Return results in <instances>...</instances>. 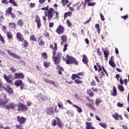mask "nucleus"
<instances>
[{"label":"nucleus","instance_id":"nucleus-30","mask_svg":"<svg viewBox=\"0 0 129 129\" xmlns=\"http://www.w3.org/2000/svg\"><path fill=\"white\" fill-rule=\"evenodd\" d=\"M61 3L62 4L63 7H65L66 4L69 3V1L68 0H61Z\"/></svg>","mask_w":129,"mask_h":129},{"label":"nucleus","instance_id":"nucleus-11","mask_svg":"<svg viewBox=\"0 0 129 129\" xmlns=\"http://www.w3.org/2000/svg\"><path fill=\"white\" fill-rule=\"evenodd\" d=\"M35 22L37 23L38 29H40L41 27V20L38 15L36 16Z\"/></svg>","mask_w":129,"mask_h":129},{"label":"nucleus","instance_id":"nucleus-40","mask_svg":"<svg viewBox=\"0 0 129 129\" xmlns=\"http://www.w3.org/2000/svg\"><path fill=\"white\" fill-rule=\"evenodd\" d=\"M18 25L20 27H23V25H24V23L23 22V20H19L18 21Z\"/></svg>","mask_w":129,"mask_h":129},{"label":"nucleus","instance_id":"nucleus-42","mask_svg":"<svg viewBox=\"0 0 129 129\" xmlns=\"http://www.w3.org/2000/svg\"><path fill=\"white\" fill-rule=\"evenodd\" d=\"M95 5H96V3H89L87 4V5L89 7H94V6H95Z\"/></svg>","mask_w":129,"mask_h":129},{"label":"nucleus","instance_id":"nucleus-22","mask_svg":"<svg viewBox=\"0 0 129 129\" xmlns=\"http://www.w3.org/2000/svg\"><path fill=\"white\" fill-rule=\"evenodd\" d=\"M38 97H40L43 101H47L48 100V97L46 96H44L42 94H40L38 95Z\"/></svg>","mask_w":129,"mask_h":129},{"label":"nucleus","instance_id":"nucleus-15","mask_svg":"<svg viewBox=\"0 0 129 129\" xmlns=\"http://www.w3.org/2000/svg\"><path fill=\"white\" fill-rule=\"evenodd\" d=\"M47 113L48 114H54V108L48 107L47 108Z\"/></svg>","mask_w":129,"mask_h":129},{"label":"nucleus","instance_id":"nucleus-54","mask_svg":"<svg viewBox=\"0 0 129 129\" xmlns=\"http://www.w3.org/2000/svg\"><path fill=\"white\" fill-rule=\"evenodd\" d=\"M42 11H48L49 10V6H47L46 7H44L41 8Z\"/></svg>","mask_w":129,"mask_h":129},{"label":"nucleus","instance_id":"nucleus-10","mask_svg":"<svg viewBox=\"0 0 129 129\" xmlns=\"http://www.w3.org/2000/svg\"><path fill=\"white\" fill-rule=\"evenodd\" d=\"M56 32L57 34H62V33L64 32V28L61 25H59L56 30Z\"/></svg>","mask_w":129,"mask_h":129},{"label":"nucleus","instance_id":"nucleus-57","mask_svg":"<svg viewBox=\"0 0 129 129\" xmlns=\"http://www.w3.org/2000/svg\"><path fill=\"white\" fill-rule=\"evenodd\" d=\"M28 41L24 40V44H23L24 47H28Z\"/></svg>","mask_w":129,"mask_h":129},{"label":"nucleus","instance_id":"nucleus-27","mask_svg":"<svg viewBox=\"0 0 129 129\" xmlns=\"http://www.w3.org/2000/svg\"><path fill=\"white\" fill-rule=\"evenodd\" d=\"M87 93L88 94H89V95L90 96H91V97H92V96H93V95H94V93H93V92H92L91 91V89H88L87 91Z\"/></svg>","mask_w":129,"mask_h":129},{"label":"nucleus","instance_id":"nucleus-2","mask_svg":"<svg viewBox=\"0 0 129 129\" xmlns=\"http://www.w3.org/2000/svg\"><path fill=\"white\" fill-rule=\"evenodd\" d=\"M67 60H66L67 64H75V65H78V62L76 61V59L72 56L67 55Z\"/></svg>","mask_w":129,"mask_h":129},{"label":"nucleus","instance_id":"nucleus-25","mask_svg":"<svg viewBox=\"0 0 129 129\" xmlns=\"http://www.w3.org/2000/svg\"><path fill=\"white\" fill-rule=\"evenodd\" d=\"M109 54V51L108 50H105L104 51V55L105 56V58H106V61H107V59L108 58V54Z\"/></svg>","mask_w":129,"mask_h":129},{"label":"nucleus","instance_id":"nucleus-31","mask_svg":"<svg viewBox=\"0 0 129 129\" xmlns=\"http://www.w3.org/2000/svg\"><path fill=\"white\" fill-rule=\"evenodd\" d=\"M118 88L120 91L121 92H123L124 91V88H123V86L122 85H119L118 86Z\"/></svg>","mask_w":129,"mask_h":129},{"label":"nucleus","instance_id":"nucleus-36","mask_svg":"<svg viewBox=\"0 0 129 129\" xmlns=\"http://www.w3.org/2000/svg\"><path fill=\"white\" fill-rule=\"evenodd\" d=\"M86 105H87V106H88V107H90V108H91V109H95L93 105H92V104H91L90 103H87Z\"/></svg>","mask_w":129,"mask_h":129},{"label":"nucleus","instance_id":"nucleus-20","mask_svg":"<svg viewBox=\"0 0 129 129\" xmlns=\"http://www.w3.org/2000/svg\"><path fill=\"white\" fill-rule=\"evenodd\" d=\"M82 61L84 64H86V65H87V63H88V58H87V56L85 54H83V55Z\"/></svg>","mask_w":129,"mask_h":129},{"label":"nucleus","instance_id":"nucleus-63","mask_svg":"<svg viewBox=\"0 0 129 129\" xmlns=\"http://www.w3.org/2000/svg\"><path fill=\"white\" fill-rule=\"evenodd\" d=\"M58 106L59 107V108H61L62 109H64V107L63 106V105L61 104H58Z\"/></svg>","mask_w":129,"mask_h":129},{"label":"nucleus","instance_id":"nucleus-53","mask_svg":"<svg viewBox=\"0 0 129 129\" xmlns=\"http://www.w3.org/2000/svg\"><path fill=\"white\" fill-rule=\"evenodd\" d=\"M52 123L53 124V125H54V126H55V125H57V121H56V120L53 119L52 121Z\"/></svg>","mask_w":129,"mask_h":129},{"label":"nucleus","instance_id":"nucleus-41","mask_svg":"<svg viewBox=\"0 0 129 129\" xmlns=\"http://www.w3.org/2000/svg\"><path fill=\"white\" fill-rule=\"evenodd\" d=\"M9 26L10 28H12V29H15L16 28V24L14 23H10Z\"/></svg>","mask_w":129,"mask_h":129},{"label":"nucleus","instance_id":"nucleus-35","mask_svg":"<svg viewBox=\"0 0 129 129\" xmlns=\"http://www.w3.org/2000/svg\"><path fill=\"white\" fill-rule=\"evenodd\" d=\"M72 15V12H68L65 13L64 17H67V16H68L69 17H70Z\"/></svg>","mask_w":129,"mask_h":129},{"label":"nucleus","instance_id":"nucleus-45","mask_svg":"<svg viewBox=\"0 0 129 129\" xmlns=\"http://www.w3.org/2000/svg\"><path fill=\"white\" fill-rule=\"evenodd\" d=\"M56 58H59V59H61L62 57V54L60 53V52H58V53L56 55V56H55Z\"/></svg>","mask_w":129,"mask_h":129},{"label":"nucleus","instance_id":"nucleus-51","mask_svg":"<svg viewBox=\"0 0 129 129\" xmlns=\"http://www.w3.org/2000/svg\"><path fill=\"white\" fill-rule=\"evenodd\" d=\"M0 40L3 44H5V39H4V37H3L0 34Z\"/></svg>","mask_w":129,"mask_h":129},{"label":"nucleus","instance_id":"nucleus-37","mask_svg":"<svg viewBox=\"0 0 129 129\" xmlns=\"http://www.w3.org/2000/svg\"><path fill=\"white\" fill-rule=\"evenodd\" d=\"M99 124L103 128H106V127H107V126L106 125V124L105 123H102H102H100Z\"/></svg>","mask_w":129,"mask_h":129},{"label":"nucleus","instance_id":"nucleus-8","mask_svg":"<svg viewBox=\"0 0 129 129\" xmlns=\"http://www.w3.org/2000/svg\"><path fill=\"white\" fill-rule=\"evenodd\" d=\"M17 120L20 124H23L26 122V118L24 117H21L20 116H17Z\"/></svg>","mask_w":129,"mask_h":129},{"label":"nucleus","instance_id":"nucleus-14","mask_svg":"<svg viewBox=\"0 0 129 129\" xmlns=\"http://www.w3.org/2000/svg\"><path fill=\"white\" fill-rule=\"evenodd\" d=\"M43 81L44 82H46V83H49V84H51L52 85H53V86H56V84H55V82L53 81L49 80L46 78L43 79Z\"/></svg>","mask_w":129,"mask_h":129},{"label":"nucleus","instance_id":"nucleus-56","mask_svg":"<svg viewBox=\"0 0 129 129\" xmlns=\"http://www.w3.org/2000/svg\"><path fill=\"white\" fill-rule=\"evenodd\" d=\"M68 47V44H64L63 47V52L66 51V50H67Z\"/></svg>","mask_w":129,"mask_h":129},{"label":"nucleus","instance_id":"nucleus-44","mask_svg":"<svg viewBox=\"0 0 129 129\" xmlns=\"http://www.w3.org/2000/svg\"><path fill=\"white\" fill-rule=\"evenodd\" d=\"M9 3L12 4L15 7L17 6V3H16L14 0H9Z\"/></svg>","mask_w":129,"mask_h":129},{"label":"nucleus","instance_id":"nucleus-28","mask_svg":"<svg viewBox=\"0 0 129 129\" xmlns=\"http://www.w3.org/2000/svg\"><path fill=\"white\" fill-rule=\"evenodd\" d=\"M79 5V3H77L76 4H75L73 6V8H74V7H76L77 10V11H79V10H80V7H81V5Z\"/></svg>","mask_w":129,"mask_h":129},{"label":"nucleus","instance_id":"nucleus-13","mask_svg":"<svg viewBox=\"0 0 129 129\" xmlns=\"http://www.w3.org/2000/svg\"><path fill=\"white\" fill-rule=\"evenodd\" d=\"M52 60L54 63V64H60L61 62V59L60 58H57L56 57L52 56Z\"/></svg>","mask_w":129,"mask_h":129},{"label":"nucleus","instance_id":"nucleus-46","mask_svg":"<svg viewBox=\"0 0 129 129\" xmlns=\"http://www.w3.org/2000/svg\"><path fill=\"white\" fill-rule=\"evenodd\" d=\"M77 76H78L77 74H73L72 76V79L73 80L76 79V78H77Z\"/></svg>","mask_w":129,"mask_h":129},{"label":"nucleus","instance_id":"nucleus-17","mask_svg":"<svg viewBox=\"0 0 129 129\" xmlns=\"http://www.w3.org/2000/svg\"><path fill=\"white\" fill-rule=\"evenodd\" d=\"M17 40H18L20 42H23V41H24V38H23V36H22L21 33L18 32L17 33Z\"/></svg>","mask_w":129,"mask_h":129},{"label":"nucleus","instance_id":"nucleus-43","mask_svg":"<svg viewBox=\"0 0 129 129\" xmlns=\"http://www.w3.org/2000/svg\"><path fill=\"white\" fill-rule=\"evenodd\" d=\"M57 124L59 127H63V125H62V123L60 121V119H57Z\"/></svg>","mask_w":129,"mask_h":129},{"label":"nucleus","instance_id":"nucleus-26","mask_svg":"<svg viewBox=\"0 0 129 129\" xmlns=\"http://www.w3.org/2000/svg\"><path fill=\"white\" fill-rule=\"evenodd\" d=\"M56 69H57V70H59L58 71V74H59L60 75H62L61 71H64V69H63V68H62V67H60V66H59V65H58L56 67Z\"/></svg>","mask_w":129,"mask_h":129},{"label":"nucleus","instance_id":"nucleus-55","mask_svg":"<svg viewBox=\"0 0 129 129\" xmlns=\"http://www.w3.org/2000/svg\"><path fill=\"white\" fill-rule=\"evenodd\" d=\"M100 17L101 18V21H104V16H103V15H102V13H100Z\"/></svg>","mask_w":129,"mask_h":129},{"label":"nucleus","instance_id":"nucleus-18","mask_svg":"<svg viewBox=\"0 0 129 129\" xmlns=\"http://www.w3.org/2000/svg\"><path fill=\"white\" fill-rule=\"evenodd\" d=\"M86 124L87 125L86 129H95V127L92 126V123L91 122H86Z\"/></svg>","mask_w":129,"mask_h":129},{"label":"nucleus","instance_id":"nucleus-60","mask_svg":"<svg viewBox=\"0 0 129 129\" xmlns=\"http://www.w3.org/2000/svg\"><path fill=\"white\" fill-rule=\"evenodd\" d=\"M67 23L68 25V27H71L72 26V24H71V22L69 20H67Z\"/></svg>","mask_w":129,"mask_h":129},{"label":"nucleus","instance_id":"nucleus-24","mask_svg":"<svg viewBox=\"0 0 129 129\" xmlns=\"http://www.w3.org/2000/svg\"><path fill=\"white\" fill-rule=\"evenodd\" d=\"M14 84L16 86H20V85H22L23 84V81L21 80L16 81Z\"/></svg>","mask_w":129,"mask_h":129},{"label":"nucleus","instance_id":"nucleus-4","mask_svg":"<svg viewBox=\"0 0 129 129\" xmlns=\"http://www.w3.org/2000/svg\"><path fill=\"white\" fill-rule=\"evenodd\" d=\"M18 106V111H26V110H28V107L26 105H24L22 103H19Z\"/></svg>","mask_w":129,"mask_h":129},{"label":"nucleus","instance_id":"nucleus-9","mask_svg":"<svg viewBox=\"0 0 129 129\" xmlns=\"http://www.w3.org/2000/svg\"><path fill=\"white\" fill-rule=\"evenodd\" d=\"M5 107L7 109H10L11 108L14 109L15 107H17V104L13 103H10L9 104L6 105Z\"/></svg>","mask_w":129,"mask_h":129},{"label":"nucleus","instance_id":"nucleus-38","mask_svg":"<svg viewBox=\"0 0 129 129\" xmlns=\"http://www.w3.org/2000/svg\"><path fill=\"white\" fill-rule=\"evenodd\" d=\"M43 65H44V67H45V68H48V67H49V66H50V63L47 62L46 61H44L43 62Z\"/></svg>","mask_w":129,"mask_h":129},{"label":"nucleus","instance_id":"nucleus-12","mask_svg":"<svg viewBox=\"0 0 129 129\" xmlns=\"http://www.w3.org/2000/svg\"><path fill=\"white\" fill-rule=\"evenodd\" d=\"M4 88L9 94H13V93H14V90L11 87L8 86L7 88L4 87Z\"/></svg>","mask_w":129,"mask_h":129},{"label":"nucleus","instance_id":"nucleus-6","mask_svg":"<svg viewBox=\"0 0 129 129\" xmlns=\"http://www.w3.org/2000/svg\"><path fill=\"white\" fill-rule=\"evenodd\" d=\"M15 79H24L25 76L22 73H15Z\"/></svg>","mask_w":129,"mask_h":129},{"label":"nucleus","instance_id":"nucleus-16","mask_svg":"<svg viewBox=\"0 0 129 129\" xmlns=\"http://www.w3.org/2000/svg\"><path fill=\"white\" fill-rule=\"evenodd\" d=\"M42 38L43 36H40L38 39V43L39 46H43V45H45V42L42 40Z\"/></svg>","mask_w":129,"mask_h":129},{"label":"nucleus","instance_id":"nucleus-29","mask_svg":"<svg viewBox=\"0 0 129 129\" xmlns=\"http://www.w3.org/2000/svg\"><path fill=\"white\" fill-rule=\"evenodd\" d=\"M112 116L113 118L115 119V120H117V119H118V116H119V114H117V113H115L114 114H112Z\"/></svg>","mask_w":129,"mask_h":129},{"label":"nucleus","instance_id":"nucleus-47","mask_svg":"<svg viewBox=\"0 0 129 129\" xmlns=\"http://www.w3.org/2000/svg\"><path fill=\"white\" fill-rule=\"evenodd\" d=\"M77 112H79V113L82 112V108H81V107L78 106L77 108Z\"/></svg>","mask_w":129,"mask_h":129},{"label":"nucleus","instance_id":"nucleus-49","mask_svg":"<svg viewBox=\"0 0 129 129\" xmlns=\"http://www.w3.org/2000/svg\"><path fill=\"white\" fill-rule=\"evenodd\" d=\"M100 102H101V100H100V99H97L96 100V105H99V104L100 103Z\"/></svg>","mask_w":129,"mask_h":129},{"label":"nucleus","instance_id":"nucleus-64","mask_svg":"<svg viewBox=\"0 0 129 129\" xmlns=\"http://www.w3.org/2000/svg\"><path fill=\"white\" fill-rule=\"evenodd\" d=\"M16 127L19 129H23V126L21 125H16Z\"/></svg>","mask_w":129,"mask_h":129},{"label":"nucleus","instance_id":"nucleus-50","mask_svg":"<svg viewBox=\"0 0 129 129\" xmlns=\"http://www.w3.org/2000/svg\"><path fill=\"white\" fill-rule=\"evenodd\" d=\"M10 70H11V71L12 72H16V71H17V70L14 67H10Z\"/></svg>","mask_w":129,"mask_h":129},{"label":"nucleus","instance_id":"nucleus-61","mask_svg":"<svg viewBox=\"0 0 129 129\" xmlns=\"http://www.w3.org/2000/svg\"><path fill=\"white\" fill-rule=\"evenodd\" d=\"M57 43H54V47H53V50L54 51H57Z\"/></svg>","mask_w":129,"mask_h":129},{"label":"nucleus","instance_id":"nucleus-33","mask_svg":"<svg viewBox=\"0 0 129 129\" xmlns=\"http://www.w3.org/2000/svg\"><path fill=\"white\" fill-rule=\"evenodd\" d=\"M30 39L31 41H34L35 42H37V38L35 37L34 35L30 36Z\"/></svg>","mask_w":129,"mask_h":129},{"label":"nucleus","instance_id":"nucleus-59","mask_svg":"<svg viewBox=\"0 0 129 129\" xmlns=\"http://www.w3.org/2000/svg\"><path fill=\"white\" fill-rule=\"evenodd\" d=\"M128 17V15H126L125 16H121V19H124V20H126L127 18Z\"/></svg>","mask_w":129,"mask_h":129},{"label":"nucleus","instance_id":"nucleus-23","mask_svg":"<svg viewBox=\"0 0 129 129\" xmlns=\"http://www.w3.org/2000/svg\"><path fill=\"white\" fill-rule=\"evenodd\" d=\"M12 11H13V9L11 7H9L6 10V16H10V15H11V14H12Z\"/></svg>","mask_w":129,"mask_h":129},{"label":"nucleus","instance_id":"nucleus-1","mask_svg":"<svg viewBox=\"0 0 129 129\" xmlns=\"http://www.w3.org/2000/svg\"><path fill=\"white\" fill-rule=\"evenodd\" d=\"M54 10L53 8H50L49 10L47 11H44L45 16H43V20L44 22H46L47 18L46 17H48V21L50 22L53 19V16H54V14H55V17L54 19H59V12L57 11H54Z\"/></svg>","mask_w":129,"mask_h":129},{"label":"nucleus","instance_id":"nucleus-7","mask_svg":"<svg viewBox=\"0 0 129 129\" xmlns=\"http://www.w3.org/2000/svg\"><path fill=\"white\" fill-rule=\"evenodd\" d=\"M7 53L8 54H9L10 56L13 57V58H15L16 59H18L19 60H21V59L20 56L11 52L10 50H8Z\"/></svg>","mask_w":129,"mask_h":129},{"label":"nucleus","instance_id":"nucleus-52","mask_svg":"<svg viewBox=\"0 0 129 129\" xmlns=\"http://www.w3.org/2000/svg\"><path fill=\"white\" fill-rule=\"evenodd\" d=\"M91 89L94 91V92H98V89L97 88L92 87Z\"/></svg>","mask_w":129,"mask_h":129},{"label":"nucleus","instance_id":"nucleus-19","mask_svg":"<svg viewBox=\"0 0 129 129\" xmlns=\"http://www.w3.org/2000/svg\"><path fill=\"white\" fill-rule=\"evenodd\" d=\"M60 39L62 40L61 45H64V43L67 42V36L66 35L61 36Z\"/></svg>","mask_w":129,"mask_h":129},{"label":"nucleus","instance_id":"nucleus-5","mask_svg":"<svg viewBox=\"0 0 129 129\" xmlns=\"http://www.w3.org/2000/svg\"><path fill=\"white\" fill-rule=\"evenodd\" d=\"M4 78L6 80L7 83H12L13 82V81L11 79H14V77L12 75L7 76L6 74H5L4 75Z\"/></svg>","mask_w":129,"mask_h":129},{"label":"nucleus","instance_id":"nucleus-58","mask_svg":"<svg viewBox=\"0 0 129 129\" xmlns=\"http://www.w3.org/2000/svg\"><path fill=\"white\" fill-rule=\"evenodd\" d=\"M53 26H54V23H53V22H49V28H53Z\"/></svg>","mask_w":129,"mask_h":129},{"label":"nucleus","instance_id":"nucleus-62","mask_svg":"<svg viewBox=\"0 0 129 129\" xmlns=\"http://www.w3.org/2000/svg\"><path fill=\"white\" fill-rule=\"evenodd\" d=\"M91 85H92V86H95V85H96V84L95 83V81H93L91 83Z\"/></svg>","mask_w":129,"mask_h":129},{"label":"nucleus","instance_id":"nucleus-48","mask_svg":"<svg viewBox=\"0 0 129 129\" xmlns=\"http://www.w3.org/2000/svg\"><path fill=\"white\" fill-rule=\"evenodd\" d=\"M75 82L77 84H81V83H82V81H80L78 79L75 80Z\"/></svg>","mask_w":129,"mask_h":129},{"label":"nucleus","instance_id":"nucleus-34","mask_svg":"<svg viewBox=\"0 0 129 129\" xmlns=\"http://www.w3.org/2000/svg\"><path fill=\"white\" fill-rule=\"evenodd\" d=\"M109 65H110V66H111L112 67H115V66H116L115 65V64H114V62H113V60H109Z\"/></svg>","mask_w":129,"mask_h":129},{"label":"nucleus","instance_id":"nucleus-39","mask_svg":"<svg viewBox=\"0 0 129 129\" xmlns=\"http://www.w3.org/2000/svg\"><path fill=\"white\" fill-rule=\"evenodd\" d=\"M42 58H44V59H47L48 56H47V53L45 52H43L41 54Z\"/></svg>","mask_w":129,"mask_h":129},{"label":"nucleus","instance_id":"nucleus-21","mask_svg":"<svg viewBox=\"0 0 129 129\" xmlns=\"http://www.w3.org/2000/svg\"><path fill=\"white\" fill-rule=\"evenodd\" d=\"M117 92L116 91V88L115 87H113V91H111V95L112 96H116Z\"/></svg>","mask_w":129,"mask_h":129},{"label":"nucleus","instance_id":"nucleus-3","mask_svg":"<svg viewBox=\"0 0 129 129\" xmlns=\"http://www.w3.org/2000/svg\"><path fill=\"white\" fill-rule=\"evenodd\" d=\"M8 101L9 99H7V95L3 94L0 98V106L1 105H5Z\"/></svg>","mask_w":129,"mask_h":129},{"label":"nucleus","instance_id":"nucleus-32","mask_svg":"<svg viewBox=\"0 0 129 129\" xmlns=\"http://www.w3.org/2000/svg\"><path fill=\"white\" fill-rule=\"evenodd\" d=\"M8 39H13V34L11 32H7V33Z\"/></svg>","mask_w":129,"mask_h":129}]
</instances>
